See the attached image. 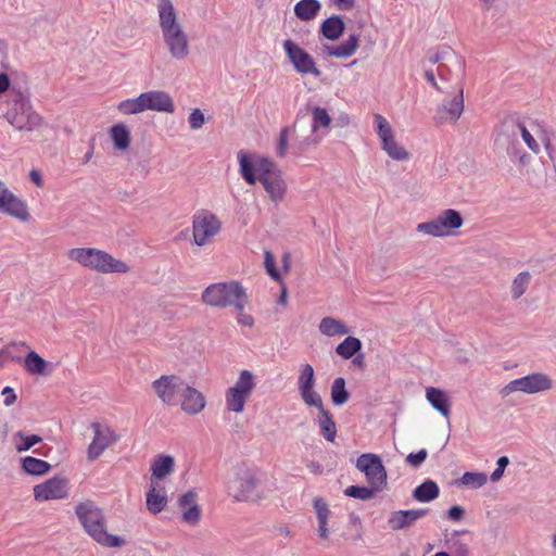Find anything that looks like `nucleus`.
<instances>
[{
	"instance_id": "f257e3e1",
	"label": "nucleus",
	"mask_w": 556,
	"mask_h": 556,
	"mask_svg": "<svg viewBox=\"0 0 556 556\" xmlns=\"http://www.w3.org/2000/svg\"><path fill=\"white\" fill-rule=\"evenodd\" d=\"M242 178L249 185L260 181L273 202H281L287 193V184L278 165L269 157L240 150L237 153Z\"/></svg>"
},
{
	"instance_id": "f03ea898",
	"label": "nucleus",
	"mask_w": 556,
	"mask_h": 556,
	"mask_svg": "<svg viewBox=\"0 0 556 556\" xmlns=\"http://www.w3.org/2000/svg\"><path fill=\"white\" fill-rule=\"evenodd\" d=\"M157 13L162 39L169 55L178 61L187 59L190 54L189 36L177 16L173 2L159 0Z\"/></svg>"
},
{
	"instance_id": "7ed1b4c3",
	"label": "nucleus",
	"mask_w": 556,
	"mask_h": 556,
	"mask_svg": "<svg viewBox=\"0 0 556 556\" xmlns=\"http://www.w3.org/2000/svg\"><path fill=\"white\" fill-rule=\"evenodd\" d=\"M75 514L85 531L100 545L119 547L124 544L122 538L108 533L103 511L92 501L78 503Z\"/></svg>"
},
{
	"instance_id": "20e7f679",
	"label": "nucleus",
	"mask_w": 556,
	"mask_h": 556,
	"mask_svg": "<svg viewBox=\"0 0 556 556\" xmlns=\"http://www.w3.org/2000/svg\"><path fill=\"white\" fill-rule=\"evenodd\" d=\"M67 258L100 274H126L129 271V266L125 262L97 248L70 249Z\"/></svg>"
},
{
	"instance_id": "39448f33",
	"label": "nucleus",
	"mask_w": 556,
	"mask_h": 556,
	"mask_svg": "<svg viewBox=\"0 0 556 556\" xmlns=\"http://www.w3.org/2000/svg\"><path fill=\"white\" fill-rule=\"evenodd\" d=\"M244 288L238 281L217 282L210 285L202 293V301L213 307L235 306L244 308L247 303Z\"/></svg>"
},
{
	"instance_id": "423d86ee",
	"label": "nucleus",
	"mask_w": 556,
	"mask_h": 556,
	"mask_svg": "<svg viewBox=\"0 0 556 556\" xmlns=\"http://www.w3.org/2000/svg\"><path fill=\"white\" fill-rule=\"evenodd\" d=\"M256 388V377L249 369L239 371L233 386L225 391V407L229 413L241 414Z\"/></svg>"
},
{
	"instance_id": "0eeeda50",
	"label": "nucleus",
	"mask_w": 556,
	"mask_h": 556,
	"mask_svg": "<svg viewBox=\"0 0 556 556\" xmlns=\"http://www.w3.org/2000/svg\"><path fill=\"white\" fill-rule=\"evenodd\" d=\"M191 227L193 243L197 247H206L222 232L223 222L211 210L200 208L192 216Z\"/></svg>"
},
{
	"instance_id": "6e6552de",
	"label": "nucleus",
	"mask_w": 556,
	"mask_h": 556,
	"mask_svg": "<svg viewBox=\"0 0 556 556\" xmlns=\"http://www.w3.org/2000/svg\"><path fill=\"white\" fill-rule=\"evenodd\" d=\"M260 479L256 470L241 467L228 481V494L236 502H250L261 498L258 491Z\"/></svg>"
},
{
	"instance_id": "1a4fd4ad",
	"label": "nucleus",
	"mask_w": 556,
	"mask_h": 556,
	"mask_svg": "<svg viewBox=\"0 0 556 556\" xmlns=\"http://www.w3.org/2000/svg\"><path fill=\"white\" fill-rule=\"evenodd\" d=\"M464 224L460 213L454 208L442 211L437 217L417 225L419 233L442 238L453 236Z\"/></svg>"
},
{
	"instance_id": "9d476101",
	"label": "nucleus",
	"mask_w": 556,
	"mask_h": 556,
	"mask_svg": "<svg viewBox=\"0 0 556 556\" xmlns=\"http://www.w3.org/2000/svg\"><path fill=\"white\" fill-rule=\"evenodd\" d=\"M7 121L20 131H34L42 126V116L34 110L31 103L25 99H18L5 114Z\"/></svg>"
},
{
	"instance_id": "9b49d317",
	"label": "nucleus",
	"mask_w": 556,
	"mask_h": 556,
	"mask_svg": "<svg viewBox=\"0 0 556 556\" xmlns=\"http://www.w3.org/2000/svg\"><path fill=\"white\" fill-rule=\"evenodd\" d=\"M554 386L553 379L544 372H533L525 377L514 379L502 390V393L508 395L514 392H523L534 394L549 391Z\"/></svg>"
},
{
	"instance_id": "f8f14e48",
	"label": "nucleus",
	"mask_w": 556,
	"mask_h": 556,
	"mask_svg": "<svg viewBox=\"0 0 556 556\" xmlns=\"http://www.w3.org/2000/svg\"><path fill=\"white\" fill-rule=\"evenodd\" d=\"M36 502L66 500L70 496V479L64 476H54L33 488Z\"/></svg>"
},
{
	"instance_id": "ddd939ff",
	"label": "nucleus",
	"mask_w": 556,
	"mask_h": 556,
	"mask_svg": "<svg viewBox=\"0 0 556 556\" xmlns=\"http://www.w3.org/2000/svg\"><path fill=\"white\" fill-rule=\"evenodd\" d=\"M356 468L362 471L369 485L376 490H383L387 485V470L376 454H362L356 460Z\"/></svg>"
},
{
	"instance_id": "4468645a",
	"label": "nucleus",
	"mask_w": 556,
	"mask_h": 556,
	"mask_svg": "<svg viewBox=\"0 0 556 556\" xmlns=\"http://www.w3.org/2000/svg\"><path fill=\"white\" fill-rule=\"evenodd\" d=\"M185 386L186 382L176 375H162L152 382L155 394L167 406L178 405Z\"/></svg>"
},
{
	"instance_id": "2eb2a0df",
	"label": "nucleus",
	"mask_w": 556,
	"mask_h": 556,
	"mask_svg": "<svg viewBox=\"0 0 556 556\" xmlns=\"http://www.w3.org/2000/svg\"><path fill=\"white\" fill-rule=\"evenodd\" d=\"M283 50L293 65L294 70L302 75L320 76L321 72L316 65L314 58L291 39L283 41Z\"/></svg>"
},
{
	"instance_id": "dca6fc26",
	"label": "nucleus",
	"mask_w": 556,
	"mask_h": 556,
	"mask_svg": "<svg viewBox=\"0 0 556 556\" xmlns=\"http://www.w3.org/2000/svg\"><path fill=\"white\" fill-rule=\"evenodd\" d=\"M377 126V135L381 141V148L393 160L405 161L408 160L409 153L400 146L392 130L390 123L380 114L375 115Z\"/></svg>"
},
{
	"instance_id": "f3484780",
	"label": "nucleus",
	"mask_w": 556,
	"mask_h": 556,
	"mask_svg": "<svg viewBox=\"0 0 556 556\" xmlns=\"http://www.w3.org/2000/svg\"><path fill=\"white\" fill-rule=\"evenodd\" d=\"M93 439L87 447V458L90 462L98 459L106 448L119 440V435L108 425L93 422Z\"/></svg>"
},
{
	"instance_id": "a211bd4d",
	"label": "nucleus",
	"mask_w": 556,
	"mask_h": 556,
	"mask_svg": "<svg viewBox=\"0 0 556 556\" xmlns=\"http://www.w3.org/2000/svg\"><path fill=\"white\" fill-rule=\"evenodd\" d=\"M0 213L15 218L22 223L30 219L27 203L15 195L3 181L0 180Z\"/></svg>"
},
{
	"instance_id": "6ab92c4d",
	"label": "nucleus",
	"mask_w": 556,
	"mask_h": 556,
	"mask_svg": "<svg viewBox=\"0 0 556 556\" xmlns=\"http://www.w3.org/2000/svg\"><path fill=\"white\" fill-rule=\"evenodd\" d=\"M315 371L312 365L303 364L298 377V389L302 401L307 406H321V396L314 389Z\"/></svg>"
},
{
	"instance_id": "aec40b11",
	"label": "nucleus",
	"mask_w": 556,
	"mask_h": 556,
	"mask_svg": "<svg viewBox=\"0 0 556 556\" xmlns=\"http://www.w3.org/2000/svg\"><path fill=\"white\" fill-rule=\"evenodd\" d=\"M143 111L173 113L175 104L170 94L163 90H150L140 93Z\"/></svg>"
},
{
	"instance_id": "412c9836",
	"label": "nucleus",
	"mask_w": 556,
	"mask_h": 556,
	"mask_svg": "<svg viewBox=\"0 0 556 556\" xmlns=\"http://www.w3.org/2000/svg\"><path fill=\"white\" fill-rule=\"evenodd\" d=\"M178 404L186 414L198 415L205 408L206 400L202 392L186 383Z\"/></svg>"
},
{
	"instance_id": "4be33fe9",
	"label": "nucleus",
	"mask_w": 556,
	"mask_h": 556,
	"mask_svg": "<svg viewBox=\"0 0 556 556\" xmlns=\"http://www.w3.org/2000/svg\"><path fill=\"white\" fill-rule=\"evenodd\" d=\"M198 495L193 491H188L178 500V506L181 509L182 521L195 526L201 519V508L197 502Z\"/></svg>"
},
{
	"instance_id": "5701e85b",
	"label": "nucleus",
	"mask_w": 556,
	"mask_h": 556,
	"mask_svg": "<svg viewBox=\"0 0 556 556\" xmlns=\"http://www.w3.org/2000/svg\"><path fill=\"white\" fill-rule=\"evenodd\" d=\"M429 509L418 508L408 510H396L390 514L388 526L391 530H402L412 526L418 519H421L428 514Z\"/></svg>"
},
{
	"instance_id": "b1692460",
	"label": "nucleus",
	"mask_w": 556,
	"mask_h": 556,
	"mask_svg": "<svg viewBox=\"0 0 556 556\" xmlns=\"http://www.w3.org/2000/svg\"><path fill=\"white\" fill-rule=\"evenodd\" d=\"M167 503L168 498L164 484L150 482L146 498L147 509L151 514L156 515L164 510Z\"/></svg>"
},
{
	"instance_id": "393cba45",
	"label": "nucleus",
	"mask_w": 556,
	"mask_h": 556,
	"mask_svg": "<svg viewBox=\"0 0 556 556\" xmlns=\"http://www.w3.org/2000/svg\"><path fill=\"white\" fill-rule=\"evenodd\" d=\"M175 470V459L170 455H157L150 466V482L162 483V480Z\"/></svg>"
},
{
	"instance_id": "a878e982",
	"label": "nucleus",
	"mask_w": 556,
	"mask_h": 556,
	"mask_svg": "<svg viewBox=\"0 0 556 556\" xmlns=\"http://www.w3.org/2000/svg\"><path fill=\"white\" fill-rule=\"evenodd\" d=\"M359 47V36L351 34L348 39L339 46H323V52L327 56H333L338 59L350 58L355 54Z\"/></svg>"
},
{
	"instance_id": "bb28decb",
	"label": "nucleus",
	"mask_w": 556,
	"mask_h": 556,
	"mask_svg": "<svg viewBox=\"0 0 556 556\" xmlns=\"http://www.w3.org/2000/svg\"><path fill=\"white\" fill-rule=\"evenodd\" d=\"M426 399L431 404V406L438 410L444 417H448L451 413V402L447 394L434 387H429L426 389Z\"/></svg>"
},
{
	"instance_id": "cd10ccee",
	"label": "nucleus",
	"mask_w": 556,
	"mask_h": 556,
	"mask_svg": "<svg viewBox=\"0 0 556 556\" xmlns=\"http://www.w3.org/2000/svg\"><path fill=\"white\" fill-rule=\"evenodd\" d=\"M315 407L319 412L317 422H318L321 435L328 442H331V443L334 442V440L337 438V426H336L332 415L330 414V412L328 409H326L324 407L323 402H321V406H315Z\"/></svg>"
},
{
	"instance_id": "c85d7f7f",
	"label": "nucleus",
	"mask_w": 556,
	"mask_h": 556,
	"mask_svg": "<svg viewBox=\"0 0 556 556\" xmlns=\"http://www.w3.org/2000/svg\"><path fill=\"white\" fill-rule=\"evenodd\" d=\"M345 24L339 15L326 18L320 25L321 35L329 40L339 39L344 33Z\"/></svg>"
},
{
	"instance_id": "c756f323",
	"label": "nucleus",
	"mask_w": 556,
	"mask_h": 556,
	"mask_svg": "<svg viewBox=\"0 0 556 556\" xmlns=\"http://www.w3.org/2000/svg\"><path fill=\"white\" fill-rule=\"evenodd\" d=\"M318 329L320 333L327 337L345 336L350 333V328L346 324L334 317L321 318Z\"/></svg>"
},
{
	"instance_id": "7c9ffc66",
	"label": "nucleus",
	"mask_w": 556,
	"mask_h": 556,
	"mask_svg": "<svg viewBox=\"0 0 556 556\" xmlns=\"http://www.w3.org/2000/svg\"><path fill=\"white\" fill-rule=\"evenodd\" d=\"M114 148L126 151L131 142L130 130L124 123L113 125L109 130Z\"/></svg>"
},
{
	"instance_id": "2f4dec72",
	"label": "nucleus",
	"mask_w": 556,
	"mask_h": 556,
	"mask_svg": "<svg viewBox=\"0 0 556 556\" xmlns=\"http://www.w3.org/2000/svg\"><path fill=\"white\" fill-rule=\"evenodd\" d=\"M464 90L460 87L457 96L452 100L444 101L442 104L443 111L446 113V119L456 123L464 112Z\"/></svg>"
},
{
	"instance_id": "473e14b6",
	"label": "nucleus",
	"mask_w": 556,
	"mask_h": 556,
	"mask_svg": "<svg viewBox=\"0 0 556 556\" xmlns=\"http://www.w3.org/2000/svg\"><path fill=\"white\" fill-rule=\"evenodd\" d=\"M321 9V4L318 0H300L294 5V14L301 21L314 20Z\"/></svg>"
},
{
	"instance_id": "72a5a7b5",
	"label": "nucleus",
	"mask_w": 556,
	"mask_h": 556,
	"mask_svg": "<svg viewBox=\"0 0 556 556\" xmlns=\"http://www.w3.org/2000/svg\"><path fill=\"white\" fill-rule=\"evenodd\" d=\"M439 492L438 484L432 480H427L414 490L413 496L420 503H428L437 498Z\"/></svg>"
},
{
	"instance_id": "f704fd0d",
	"label": "nucleus",
	"mask_w": 556,
	"mask_h": 556,
	"mask_svg": "<svg viewBox=\"0 0 556 556\" xmlns=\"http://www.w3.org/2000/svg\"><path fill=\"white\" fill-rule=\"evenodd\" d=\"M48 363L35 351H30L24 358V368L30 375H46Z\"/></svg>"
},
{
	"instance_id": "c9c22d12",
	"label": "nucleus",
	"mask_w": 556,
	"mask_h": 556,
	"mask_svg": "<svg viewBox=\"0 0 556 556\" xmlns=\"http://www.w3.org/2000/svg\"><path fill=\"white\" fill-rule=\"evenodd\" d=\"M21 464L23 470L33 476H43L51 469V465L48 462L33 456L22 458Z\"/></svg>"
},
{
	"instance_id": "e433bc0d",
	"label": "nucleus",
	"mask_w": 556,
	"mask_h": 556,
	"mask_svg": "<svg viewBox=\"0 0 556 556\" xmlns=\"http://www.w3.org/2000/svg\"><path fill=\"white\" fill-rule=\"evenodd\" d=\"M362 349V342L358 338L349 336L336 348V353L344 359H350Z\"/></svg>"
},
{
	"instance_id": "4c0bfd02",
	"label": "nucleus",
	"mask_w": 556,
	"mask_h": 556,
	"mask_svg": "<svg viewBox=\"0 0 556 556\" xmlns=\"http://www.w3.org/2000/svg\"><path fill=\"white\" fill-rule=\"evenodd\" d=\"M532 276L529 271L525 270L519 273L513 280L510 293L514 300L521 298L528 290L531 283Z\"/></svg>"
},
{
	"instance_id": "58836bf2",
	"label": "nucleus",
	"mask_w": 556,
	"mask_h": 556,
	"mask_svg": "<svg viewBox=\"0 0 556 556\" xmlns=\"http://www.w3.org/2000/svg\"><path fill=\"white\" fill-rule=\"evenodd\" d=\"M331 401L334 405L341 406L345 404L350 399V393L345 388V380L342 377H338L333 380L330 390Z\"/></svg>"
},
{
	"instance_id": "ea45409f",
	"label": "nucleus",
	"mask_w": 556,
	"mask_h": 556,
	"mask_svg": "<svg viewBox=\"0 0 556 556\" xmlns=\"http://www.w3.org/2000/svg\"><path fill=\"white\" fill-rule=\"evenodd\" d=\"M42 438L37 434H25L22 431L13 435V443L15 450L21 453L30 450L34 445L40 443Z\"/></svg>"
},
{
	"instance_id": "a19ab883",
	"label": "nucleus",
	"mask_w": 556,
	"mask_h": 556,
	"mask_svg": "<svg viewBox=\"0 0 556 556\" xmlns=\"http://www.w3.org/2000/svg\"><path fill=\"white\" fill-rule=\"evenodd\" d=\"M486 481L488 477L485 473L467 471L458 480L455 481V484L469 489H479L483 486Z\"/></svg>"
},
{
	"instance_id": "79ce46f5",
	"label": "nucleus",
	"mask_w": 556,
	"mask_h": 556,
	"mask_svg": "<svg viewBox=\"0 0 556 556\" xmlns=\"http://www.w3.org/2000/svg\"><path fill=\"white\" fill-rule=\"evenodd\" d=\"M331 124V117L327 110L320 106L312 109V130L315 132L319 128H328Z\"/></svg>"
},
{
	"instance_id": "37998d69",
	"label": "nucleus",
	"mask_w": 556,
	"mask_h": 556,
	"mask_svg": "<svg viewBox=\"0 0 556 556\" xmlns=\"http://www.w3.org/2000/svg\"><path fill=\"white\" fill-rule=\"evenodd\" d=\"M117 111L122 115H132V114H139V113L144 112L143 108H142V101H141L140 94L136 98H130V99L121 101L117 104Z\"/></svg>"
},
{
	"instance_id": "c03bdc74",
	"label": "nucleus",
	"mask_w": 556,
	"mask_h": 556,
	"mask_svg": "<svg viewBox=\"0 0 556 556\" xmlns=\"http://www.w3.org/2000/svg\"><path fill=\"white\" fill-rule=\"evenodd\" d=\"M380 490L374 489V486H359V485H350L344 490V494L350 497L358 498L362 501L371 500L377 492Z\"/></svg>"
},
{
	"instance_id": "a18cd8bd",
	"label": "nucleus",
	"mask_w": 556,
	"mask_h": 556,
	"mask_svg": "<svg viewBox=\"0 0 556 556\" xmlns=\"http://www.w3.org/2000/svg\"><path fill=\"white\" fill-rule=\"evenodd\" d=\"M514 126L520 131V135L525 141V143L527 144V147L535 154H538L540 152V146L539 143L536 142V140L534 139V137L530 134V131L527 129V127L520 123V122H516L514 124Z\"/></svg>"
},
{
	"instance_id": "49530a36",
	"label": "nucleus",
	"mask_w": 556,
	"mask_h": 556,
	"mask_svg": "<svg viewBox=\"0 0 556 556\" xmlns=\"http://www.w3.org/2000/svg\"><path fill=\"white\" fill-rule=\"evenodd\" d=\"M264 265L267 274L276 281H280V273L276 268V258L271 252L265 251L264 253Z\"/></svg>"
},
{
	"instance_id": "de8ad7c7",
	"label": "nucleus",
	"mask_w": 556,
	"mask_h": 556,
	"mask_svg": "<svg viewBox=\"0 0 556 556\" xmlns=\"http://www.w3.org/2000/svg\"><path fill=\"white\" fill-rule=\"evenodd\" d=\"M289 131L288 127H285L280 130L278 144H277V154L279 156H285L288 150V140H289Z\"/></svg>"
},
{
	"instance_id": "09e8293b",
	"label": "nucleus",
	"mask_w": 556,
	"mask_h": 556,
	"mask_svg": "<svg viewBox=\"0 0 556 556\" xmlns=\"http://www.w3.org/2000/svg\"><path fill=\"white\" fill-rule=\"evenodd\" d=\"M314 508L316 511L317 519H329L330 510L328 504L320 497L314 500Z\"/></svg>"
},
{
	"instance_id": "8fccbe9b",
	"label": "nucleus",
	"mask_w": 556,
	"mask_h": 556,
	"mask_svg": "<svg viewBox=\"0 0 556 556\" xmlns=\"http://www.w3.org/2000/svg\"><path fill=\"white\" fill-rule=\"evenodd\" d=\"M191 129H199L203 126L205 118L203 113L199 109H194L188 118Z\"/></svg>"
},
{
	"instance_id": "3c124183",
	"label": "nucleus",
	"mask_w": 556,
	"mask_h": 556,
	"mask_svg": "<svg viewBox=\"0 0 556 556\" xmlns=\"http://www.w3.org/2000/svg\"><path fill=\"white\" fill-rule=\"evenodd\" d=\"M427 455L426 450H420L417 453H410L406 457V463L413 467H418L426 460Z\"/></svg>"
},
{
	"instance_id": "603ef678",
	"label": "nucleus",
	"mask_w": 556,
	"mask_h": 556,
	"mask_svg": "<svg viewBox=\"0 0 556 556\" xmlns=\"http://www.w3.org/2000/svg\"><path fill=\"white\" fill-rule=\"evenodd\" d=\"M508 463L509 460L506 456H502L497 459V468L491 475L492 481H498L503 477L504 470Z\"/></svg>"
},
{
	"instance_id": "864d4df0",
	"label": "nucleus",
	"mask_w": 556,
	"mask_h": 556,
	"mask_svg": "<svg viewBox=\"0 0 556 556\" xmlns=\"http://www.w3.org/2000/svg\"><path fill=\"white\" fill-rule=\"evenodd\" d=\"M237 311V323L242 327L252 328L254 326V318L252 317V315L244 313V308Z\"/></svg>"
},
{
	"instance_id": "5fc2aeb1",
	"label": "nucleus",
	"mask_w": 556,
	"mask_h": 556,
	"mask_svg": "<svg viewBox=\"0 0 556 556\" xmlns=\"http://www.w3.org/2000/svg\"><path fill=\"white\" fill-rule=\"evenodd\" d=\"M329 3L339 11H350L355 7L356 0H329Z\"/></svg>"
},
{
	"instance_id": "6e6d98bb",
	"label": "nucleus",
	"mask_w": 556,
	"mask_h": 556,
	"mask_svg": "<svg viewBox=\"0 0 556 556\" xmlns=\"http://www.w3.org/2000/svg\"><path fill=\"white\" fill-rule=\"evenodd\" d=\"M1 395L3 396V404L7 407L12 406L17 400L16 393L11 387H4Z\"/></svg>"
},
{
	"instance_id": "4d7b16f0",
	"label": "nucleus",
	"mask_w": 556,
	"mask_h": 556,
	"mask_svg": "<svg viewBox=\"0 0 556 556\" xmlns=\"http://www.w3.org/2000/svg\"><path fill=\"white\" fill-rule=\"evenodd\" d=\"M464 509L460 507V506H452L448 511H447V515L448 517L454 520V521H458L463 518L464 516Z\"/></svg>"
},
{
	"instance_id": "13d9d810",
	"label": "nucleus",
	"mask_w": 556,
	"mask_h": 556,
	"mask_svg": "<svg viewBox=\"0 0 556 556\" xmlns=\"http://www.w3.org/2000/svg\"><path fill=\"white\" fill-rule=\"evenodd\" d=\"M318 520V533L319 536L323 539L329 538V530H328V519H317Z\"/></svg>"
},
{
	"instance_id": "bf43d9fd",
	"label": "nucleus",
	"mask_w": 556,
	"mask_h": 556,
	"mask_svg": "<svg viewBox=\"0 0 556 556\" xmlns=\"http://www.w3.org/2000/svg\"><path fill=\"white\" fill-rule=\"evenodd\" d=\"M425 78L433 88H435L438 91H442L441 87L435 80L434 73L431 70L425 72Z\"/></svg>"
},
{
	"instance_id": "052dcab7",
	"label": "nucleus",
	"mask_w": 556,
	"mask_h": 556,
	"mask_svg": "<svg viewBox=\"0 0 556 556\" xmlns=\"http://www.w3.org/2000/svg\"><path fill=\"white\" fill-rule=\"evenodd\" d=\"M10 87V79L7 74H0V93L7 91Z\"/></svg>"
},
{
	"instance_id": "680f3d73",
	"label": "nucleus",
	"mask_w": 556,
	"mask_h": 556,
	"mask_svg": "<svg viewBox=\"0 0 556 556\" xmlns=\"http://www.w3.org/2000/svg\"><path fill=\"white\" fill-rule=\"evenodd\" d=\"M31 181L37 186H42V177L41 174L38 170L33 169L29 174Z\"/></svg>"
},
{
	"instance_id": "e2e57ef3",
	"label": "nucleus",
	"mask_w": 556,
	"mask_h": 556,
	"mask_svg": "<svg viewBox=\"0 0 556 556\" xmlns=\"http://www.w3.org/2000/svg\"><path fill=\"white\" fill-rule=\"evenodd\" d=\"M353 364L356 365L359 368H363L364 367V356L363 355H357L356 357H354Z\"/></svg>"
},
{
	"instance_id": "0e129e2a",
	"label": "nucleus",
	"mask_w": 556,
	"mask_h": 556,
	"mask_svg": "<svg viewBox=\"0 0 556 556\" xmlns=\"http://www.w3.org/2000/svg\"><path fill=\"white\" fill-rule=\"evenodd\" d=\"M495 1L496 0H480L483 9H485V10H490L493 7V4L495 3Z\"/></svg>"
},
{
	"instance_id": "69168bd1",
	"label": "nucleus",
	"mask_w": 556,
	"mask_h": 556,
	"mask_svg": "<svg viewBox=\"0 0 556 556\" xmlns=\"http://www.w3.org/2000/svg\"><path fill=\"white\" fill-rule=\"evenodd\" d=\"M287 301V290L283 288L280 295V303L285 304Z\"/></svg>"
},
{
	"instance_id": "338daca9",
	"label": "nucleus",
	"mask_w": 556,
	"mask_h": 556,
	"mask_svg": "<svg viewBox=\"0 0 556 556\" xmlns=\"http://www.w3.org/2000/svg\"><path fill=\"white\" fill-rule=\"evenodd\" d=\"M433 556H451V555L446 552H438Z\"/></svg>"
},
{
	"instance_id": "774afa93",
	"label": "nucleus",
	"mask_w": 556,
	"mask_h": 556,
	"mask_svg": "<svg viewBox=\"0 0 556 556\" xmlns=\"http://www.w3.org/2000/svg\"><path fill=\"white\" fill-rule=\"evenodd\" d=\"M91 155H92V150H90V151L86 154V157H85L86 160H85V162H88V161L90 160Z\"/></svg>"
}]
</instances>
